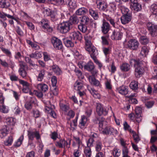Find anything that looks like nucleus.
I'll return each instance as SVG.
<instances>
[{
  "label": "nucleus",
  "instance_id": "obj_1",
  "mask_svg": "<svg viewBox=\"0 0 157 157\" xmlns=\"http://www.w3.org/2000/svg\"><path fill=\"white\" fill-rule=\"evenodd\" d=\"M80 18V23L78 25V28L80 31L84 33L86 31L87 28L90 24L91 21L89 17L86 16H83Z\"/></svg>",
  "mask_w": 157,
  "mask_h": 157
},
{
  "label": "nucleus",
  "instance_id": "obj_2",
  "mask_svg": "<svg viewBox=\"0 0 157 157\" xmlns=\"http://www.w3.org/2000/svg\"><path fill=\"white\" fill-rule=\"evenodd\" d=\"M133 62L134 65L136 67L135 70V75L137 78H139L140 76L144 72V68L142 67V62L140 60L132 59L130 62V63Z\"/></svg>",
  "mask_w": 157,
  "mask_h": 157
},
{
  "label": "nucleus",
  "instance_id": "obj_3",
  "mask_svg": "<svg viewBox=\"0 0 157 157\" xmlns=\"http://www.w3.org/2000/svg\"><path fill=\"white\" fill-rule=\"evenodd\" d=\"M96 123H98V122L99 126L100 128L103 129L102 132L104 134L106 135H111L113 132L114 129L113 128L110 126H106L105 128L103 127V123L104 121V119L102 117H97L96 119Z\"/></svg>",
  "mask_w": 157,
  "mask_h": 157
},
{
  "label": "nucleus",
  "instance_id": "obj_4",
  "mask_svg": "<svg viewBox=\"0 0 157 157\" xmlns=\"http://www.w3.org/2000/svg\"><path fill=\"white\" fill-rule=\"evenodd\" d=\"M73 28V25L70 21H65L59 24L57 26V29L62 33H66Z\"/></svg>",
  "mask_w": 157,
  "mask_h": 157
},
{
  "label": "nucleus",
  "instance_id": "obj_5",
  "mask_svg": "<svg viewBox=\"0 0 157 157\" xmlns=\"http://www.w3.org/2000/svg\"><path fill=\"white\" fill-rule=\"evenodd\" d=\"M83 67L84 69L90 72L93 75H95L97 73V71L94 70L95 66L94 64L91 61H89Z\"/></svg>",
  "mask_w": 157,
  "mask_h": 157
},
{
  "label": "nucleus",
  "instance_id": "obj_6",
  "mask_svg": "<svg viewBox=\"0 0 157 157\" xmlns=\"http://www.w3.org/2000/svg\"><path fill=\"white\" fill-rule=\"evenodd\" d=\"M51 41L54 48L58 50L62 48V42L60 39L54 36L52 38Z\"/></svg>",
  "mask_w": 157,
  "mask_h": 157
},
{
  "label": "nucleus",
  "instance_id": "obj_7",
  "mask_svg": "<svg viewBox=\"0 0 157 157\" xmlns=\"http://www.w3.org/2000/svg\"><path fill=\"white\" fill-rule=\"evenodd\" d=\"M82 34L78 31L73 32L70 33L69 38L71 40H78L81 41L82 38Z\"/></svg>",
  "mask_w": 157,
  "mask_h": 157
},
{
  "label": "nucleus",
  "instance_id": "obj_8",
  "mask_svg": "<svg viewBox=\"0 0 157 157\" xmlns=\"http://www.w3.org/2000/svg\"><path fill=\"white\" fill-rule=\"evenodd\" d=\"M85 49L89 52L92 59L96 57L98 54V51L96 48L93 45L86 46Z\"/></svg>",
  "mask_w": 157,
  "mask_h": 157
},
{
  "label": "nucleus",
  "instance_id": "obj_9",
  "mask_svg": "<svg viewBox=\"0 0 157 157\" xmlns=\"http://www.w3.org/2000/svg\"><path fill=\"white\" fill-rule=\"evenodd\" d=\"M127 45L129 49L133 50H136L138 48L139 43L135 39H131L128 41Z\"/></svg>",
  "mask_w": 157,
  "mask_h": 157
},
{
  "label": "nucleus",
  "instance_id": "obj_10",
  "mask_svg": "<svg viewBox=\"0 0 157 157\" xmlns=\"http://www.w3.org/2000/svg\"><path fill=\"white\" fill-rule=\"evenodd\" d=\"M147 26L152 36H154L157 35V25L149 22L147 24Z\"/></svg>",
  "mask_w": 157,
  "mask_h": 157
},
{
  "label": "nucleus",
  "instance_id": "obj_11",
  "mask_svg": "<svg viewBox=\"0 0 157 157\" xmlns=\"http://www.w3.org/2000/svg\"><path fill=\"white\" fill-rule=\"evenodd\" d=\"M122 36V33L119 29H115L113 32L111 36V38L113 40H120Z\"/></svg>",
  "mask_w": 157,
  "mask_h": 157
},
{
  "label": "nucleus",
  "instance_id": "obj_12",
  "mask_svg": "<svg viewBox=\"0 0 157 157\" xmlns=\"http://www.w3.org/2000/svg\"><path fill=\"white\" fill-rule=\"evenodd\" d=\"M96 111L98 115L99 116L102 115H106L108 113V111L105 109L104 108L102 105L99 103H97Z\"/></svg>",
  "mask_w": 157,
  "mask_h": 157
},
{
  "label": "nucleus",
  "instance_id": "obj_13",
  "mask_svg": "<svg viewBox=\"0 0 157 157\" xmlns=\"http://www.w3.org/2000/svg\"><path fill=\"white\" fill-rule=\"evenodd\" d=\"M116 4L114 3H110L109 7H107L106 15L109 16L110 15L113 13L116 9Z\"/></svg>",
  "mask_w": 157,
  "mask_h": 157
},
{
  "label": "nucleus",
  "instance_id": "obj_14",
  "mask_svg": "<svg viewBox=\"0 0 157 157\" xmlns=\"http://www.w3.org/2000/svg\"><path fill=\"white\" fill-rule=\"evenodd\" d=\"M130 8L132 10L136 12L140 11L142 9L141 5L138 2V1L131 2Z\"/></svg>",
  "mask_w": 157,
  "mask_h": 157
},
{
  "label": "nucleus",
  "instance_id": "obj_15",
  "mask_svg": "<svg viewBox=\"0 0 157 157\" xmlns=\"http://www.w3.org/2000/svg\"><path fill=\"white\" fill-rule=\"evenodd\" d=\"M142 113V109L140 107H137L135 110V117L137 122L139 123L141 120V115Z\"/></svg>",
  "mask_w": 157,
  "mask_h": 157
},
{
  "label": "nucleus",
  "instance_id": "obj_16",
  "mask_svg": "<svg viewBox=\"0 0 157 157\" xmlns=\"http://www.w3.org/2000/svg\"><path fill=\"white\" fill-rule=\"evenodd\" d=\"M132 18L131 14L123 15L121 18V22L122 24H125L131 21Z\"/></svg>",
  "mask_w": 157,
  "mask_h": 157
},
{
  "label": "nucleus",
  "instance_id": "obj_17",
  "mask_svg": "<svg viewBox=\"0 0 157 157\" xmlns=\"http://www.w3.org/2000/svg\"><path fill=\"white\" fill-rule=\"evenodd\" d=\"M10 131V128L6 125L3 126L2 128L0 130V137L2 138L6 136L8 132Z\"/></svg>",
  "mask_w": 157,
  "mask_h": 157
},
{
  "label": "nucleus",
  "instance_id": "obj_18",
  "mask_svg": "<svg viewBox=\"0 0 157 157\" xmlns=\"http://www.w3.org/2000/svg\"><path fill=\"white\" fill-rule=\"evenodd\" d=\"M101 28L102 32L104 34H107L109 30L110 25L108 22L103 21Z\"/></svg>",
  "mask_w": 157,
  "mask_h": 157
},
{
  "label": "nucleus",
  "instance_id": "obj_19",
  "mask_svg": "<svg viewBox=\"0 0 157 157\" xmlns=\"http://www.w3.org/2000/svg\"><path fill=\"white\" fill-rule=\"evenodd\" d=\"M95 75H92L89 76V79L90 83L94 86H100V84L99 81L97 80L94 77Z\"/></svg>",
  "mask_w": 157,
  "mask_h": 157
},
{
  "label": "nucleus",
  "instance_id": "obj_20",
  "mask_svg": "<svg viewBox=\"0 0 157 157\" xmlns=\"http://www.w3.org/2000/svg\"><path fill=\"white\" fill-rule=\"evenodd\" d=\"M66 4L72 9H75L77 7L75 2L74 0H65Z\"/></svg>",
  "mask_w": 157,
  "mask_h": 157
},
{
  "label": "nucleus",
  "instance_id": "obj_21",
  "mask_svg": "<svg viewBox=\"0 0 157 157\" xmlns=\"http://www.w3.org/2000/svg\"><path fill=\"white\" fill-rule=\"evenodd\" d=\"M107 5L104 2H100L97 5V8L103 11L106 12Z\"/></svg>",
  "mask_w": 157,
  "mask_h": 157
},
{
  "label": "nucleus",
  "instance_id": "obj_22",
  "mask_svg": "<svg viewBox=\"0 0 157 157\" xmlns=\"http://www.w3.org/2000/svg\"><path fill=\"white\" fill-rule=\"evenodd\" d=\"M73 40H69L67 38H63V42L65 46L67 47H72L74 46V42Z\"/></svg>",
  "mask_w": 157,
  "mask_h": 157
},
{
  "label": "nucleus",
  "instance_id": "obj_23",
  "mask_svg": "<svg viewBox=\"0 0 157 157\" xmlns=\"http://www.w3.org/2000/svg\"><path fill=\"white\" fill-rule=\"evenodd\" d=\"M118 90L120 94L125 95L128 93V87L122 86L118 88Z\"/></svg>",
  "mask_w": 157,
  "mask_h": 157
},
{
  "label": "nucleus",
  "instance_id": "obj_24",
  "mask_svg": "<svg viewBox=\"0 0 157 157\" xmlns=\"http://www.w3.org/2000/svg\"><path fill=\"white\" fill-rule=\"evenodd\" d=\"M38 89L43 92H46L48 89V86L45 84H39L37 86Z\"/></svg>",
  "mask_w": 157,
  "mask_h": 157
},
{
  "label": "nucleus",
  "instance_id": "obj_25",
  "mask_svg": "<svg viewBox=\"0 0 157 157\" xmlns=\"http://www.w3.org/2000/svg\"><path fill=\"white\" fill-rule=\"evenodd\" d=\"M150 49V48L149 46L147 45L144 46L141 48L140 54L143 56H146L148 54Z\"/></svg>",
  "mask_w": 157,
  "mask_h": 157
},
{
  "label": "nucleus",
  "instance_id": "obj_26",
  "mask_svg": "<svg viewBox=\"0 0 157 157\" xmlns=\"http://www.w3.org/2000/svg\"><path fill=\"white\" fill-rule=\"evenodd\" d=\"M77 15L73 14L71 17L70 18L69 21L72 24H77L79 22V20Z\"/></svg>",
  "mask_w": 157,
  "mask_h": 157
},
{
  "label": "nucleus",
  "instance_id": "obj_27",
  "mask_svg": "<svg viewBox=\"0 0 157 157\" xmlns=\"http://www.w3.org/2000/svg\"><path fill=\"white\" fill-rule=\"evenodd\" d=\"M88 12L87 10L85 8H81L78 9L75 12L76 15H84Z\"/></svg>",
  "mask_w": 157,
  "mask_h": 157
},
{
  "label": "nucleus",
  "instance_id": "obj_28",
  "mask_svg": "<svg viewBox=\"0 0 157 157\" xmlns=\"http://www.w3.org/2000/svg\"><path fill=\"white\" fill-rule=\"evenodd\" d=\"M89 13L95 20H97L99 17L98 12L92 9H90Z\"/></svg>",
  "mask_w": 157,
  "mask_h": 157
},
{
  "label": "nucleus",
  "instance_id": "obj_29",
  "mask_svg": "<svg viewBox=\"0 0 157 157\" xmlns=\"http://www.w3.org/2000/svg\"><path fill=\"white\" fill-rule=\"evenodd\" d=\"M52 71L57 75H59L62 72L59 67L56 65L54 64L51 67Z\"/></svg>",
  "mask_w": 157,
  "mask_h": 157
},
{
  "label": "nucleus",
  "instance_id": "obj_30",
  "mask_svg": "<svg viewBox=\"0 0 157 157\" xmlns=\"http://www.w3.org/2000/svg\"><path fill=\"white\" fill-rule=\"evenodd\" d=\"M10 6V3L6 0H0V7L2 8H7Z\"/></svg>",
  "mask_w": 157,
  "mask_h": 157
},
{
  "label": "nucleus",
  "instance_id": "obj_31",
  "mask_svg": "<svg viewBox=\"0 0 157 157\" xmlns=\"http://www.w3.org/2000/svg\"><path fill=\"white\" fill-rule=\"evenodd\" d=\"M122 71H127L130 69V65L127 63H123L120 67Z\"/></svg>",
  "mask_w": 157,
  "mask_h": 157
},
{
  "label": "nucleus",
  "instance_id": "obj_32",
  "mask_svg": "<svg viewBox=\"0 0 157 157\" xmlns=\"http://www.w3.org/2000/svg\"><path fill=\"white\" fill-rule=\"evenodd\" d=\"M130 87L132 90H136L138 88L137 82L135 80L132 81L129 85Z\"/></svg>",
  "mask_w": 157,
  "mask_h": 157
},
{
  "label": "nucleus",
  "instance_id": "obj_33",
  "mask_svg": "<svg viewBox=\"0 0 157 157\" xmlns=\"http://www.w3.org/2000/svg\"><path fill=\"white\" fill-rule=\"evenodd\" d=\"M140 42L143 44H146L149 42V39L147 36H141L140 37Z\"/></svg>",
  "mask_w": 157,
  "mask_h": 157
},
{
  "label": "nucleus",
  "instance_id": "obj_34",
  "mask_svg": "<svg viewBox=\"0 0 157 157\" xmlns=\"http://www.w3.org/2000/svg\"><path fill=\"white\" fill-rule=\"evenodd\" d=\"M42 27L45 29V31L49 33H51L53 31V29L52 27L50 26L48 23H44Z\"/></svg>",
  "mask_w": 157,
  "mask_h": 157
},
{
  "label": "nucleus",
  "instance_id": "obj_35",
  "mask_svg": "<svg viewBox=\"0 0 157 157\" xmlns=\"http://www.w3.org/2000/svg\"><path fill=\"white\" fill-rule=\"evenodd\" d=\"M6 122L7 124V125H6L8 127H9V126H14L15 124L14 119L12 118H7L6 120Z\"/></svg>",
  "mask_w": 157,
  "mask_h": 157
},
{
  "label": "nucleus",
  "instance_id": "obj_36",
  "mask_svg": "<svg viewBox=\"0 0 157 157\" xmlns=\"http://www.w3.org/2000/svg\"><path fill=\"white\" fill-rule=\"evenodd\" d=\"M86 121V118L84 117H82L81 118V121L79 124V127L82 128L85 126Z\"/></svg>",
  "mask_w": 157,
  "mask_h": 157
},
{
  "label": "nucleus",
  "instance_id": "obj_37",
  "mask_svg": "<svg viewBox=\"0 0 157 157\" xmlns=\"http://www.w3.org/2000/svg\"><path fill=\"white\" fill-rule=\"evenodd\" d=\"M23 138V135H21L17 140V141L16 142L15 144H14V146L15 147H17L20 146L21 144Z\"/></svg>",
  "mask_w": 157,
  "mask_h": 157
},
{
  "label": "nucleus",
  "instance_id": "obj_38",
  "mask_svg": "<svg viewBox=\"0 0 157 157\" xmlns=\"http://www.w3.org/2000/svg\"><path fill=\"white\" fill-rule=\"evenodd\" d=\"M151 10L152 13L154 15L157 14V5L154 4L152 5L151 6Z\"/></svg>",
  "mask_w": 157,
  "mask_h": 157
},
{
  "label": "nucleus",
  "instance_id": "obj_39",
  "mask_svg": "<svg viewBox=\"0 0 157 157\" xmlns=\"http://www.w3.org/2000/svg\"><path fill=\"white\" fill-rule=\"evenodd\" d=\"M84 152L86 157H90L91 154V151L90 148L86 147Z\"/></svg>",
  "mask_w": 157,
  "mask_h": 157
},
{
  "label": "nucleus",
  "instance_id": "obj_40",
  "mask_svg": "<svg viewBox=\"0 0 157 157\" xmlns=\"http://www.w3.org/2000/svg\"><path fill=\"white\" fill-rule=\"evenodd\" d=\"M90 92L93 95V97L96 98H99L100 97V95L97 92L93 89L91 88L90 90Z\"/></svg>",
  "mask_w": 157,
  "mask_h": 157
},
{
  "label": "nucleus",
  "instance_id": "obj_41",
  "mask_svg": "<svg viewBox=\"0 0 157 157\" xmlns=\"http://www.w3.org/2000/svg\"><path fill=\"white\" fill-rule=\"evenodd\" d=\"M18 25L17 26L16 28V31L18 34L21 36H22L23 34V33L21 29V28H22V26L21 25L17 23Z\"/></svg>",
  "mask_w": 157,
  "mask_h": 157
},
{
  "label": "nucleus",
  "instance_id": "obj_42",
  "mask_svg": "<svg viewBox=\"0 0 157 157\" xmlns=\"http://www.w3.org/2000/svg\"><path fill=\"white\" fill-rule=\"evenodd\" d=\"M13 141V137L12 136L9 137L8 139L4 142V144L6 146H10L12 143Z\"/></svg>",
  "mask_w": 157,
  "mask_h": 157
},
{
  "label": "nucleus",
  "instance_id": "obj_43",
  "mask_svg": "<svg viewBox=\"0 0 157 157\" xmlns=\"http://www.w3.org/2000/svg\"><path fill=\"white\" fill-rule=\"evenodd\" d=\"M33 102H26L25 105V108L28 110H30L32 108Z\"/></svg>",
  "mask_w": 157,
  "mask_h": 157
},
{
  "label": "nucleus",
  "instance_id": "obj_44",
  "mask_svg": "<svg viewBox=\"0 0 157 157\" xmlns=\"http://www.w3.org/2000/svg\"><path fill=\"white\" fill-rule=\"evenodd\" d=\"M102 143L99 140H98L96 142V149L97 151H99L101 149Z\"/></svg>",
  "mask_w": 157,
  "mask_h": 157
},
{
  "label": "nucleus",
  "instance_id": "obj_45",
  "mask_svg": "<svg viewBox=\"0 0 157 157\" xmlns=\"http://www.w3.org/2000/svg\"><path fill=\"white\" fill-rule=\"evenodd\" d=\"M144 102L146 106L148 108L151 107L154 103V102L153 101H145Z\"/></svg>",
  "mask_w": 157,
  "mask_h": 157
},
{
  "label": "nucleus",
  "instance_id": "obj_46",
  "mask_svg": "<svg viewBox=\"0 0 157 157\" xmlns=\"http://www.w3.org/2000/svg\"><path fill=\"white\" fill-rule=\"evenodd\" d=\"M60 108L62 110L67 111L69 109V107L67 105L60 103H59Z\"/></svg>",
  "mask_w": 157,
  "mask_h": 157
},
{
  "label": "nucleus",
  "instance_id": "obj_47",
  "mask_svg": "<svg viewBox=\"0 0 157 157\" xmlns=\"http://www.w3.org/2000/svg\"><path fill=\"white\" fill-rule=\"evenodd\" d=\"M52 11L49 8L44 9L43 11L44 16L45 17L49 16Z\"/></svg>",
  "mask_w": 157,
  "mask_h": 157
},
{
  "label": "nucleus",
  "instance_id": "obj_48",
  "mask_svg": "<svg viewBox=\"0 0 157 157\" xmlns=\"http://www.w3.org/2000/svg\"><path fill=\"white\" fill-rule=\"evenodd\" d=\"M94 141V140L93 138H90L89 140L87 142V147H90L93 146V142Z\"/></svg>",
  "mask_w": 157,
  "mask_h": 157
},
{
  "label": "nucleus",
  "instance_id": "obj_49",
  "mask_svg": "<svg viewBox=\"0 0 157 157\" xmlns=\"http://www.w3.org/2000/svg\"><path fill=\"white\" fill-rule=\"evenodd\" d=\"M44 71H42L39 73L38 77V81H41L43 79L44 75Z\"/></svg>",
  "mask_w": 157,
  "mask_h": 157
},
{
  "label": "nucleus",
  "instance_id": "obj_50",
  "mask_svg": "<svg viewBox=\"0 0 157 157\" xmlns=\"http://www.w3.org/2000/svg\"><path fill=\"white\" fill-rule=\"evenodd\" d=\"M18 72L20 75L23 78L25 77L27 75L26 71L25 70H19Z\"/></svg>",
  "mask_w": 157,
  "mask_h": 157
},
{
  "label": "nucleus",
  "instance_id": "obj_51",
  "mask_svg": "<svg viewBox=\"0 0 157 157\" xmlns=\"http://www.w3.org/2000/svg\"><path fill=\"white\" fill-rule=\"evenodd\" d=\"M121 12H122L123 15H128V14H130L129 13V10L127 8L124 7H122L121 9Z\"/></svg>",
  "mask_w": 157,
  "mask_h": 157
},
{
  "label": "nucleus",
  "instance_id": "obj_52",
  "mask_svg": "<svg viewBox=\"0 0 157 157\" xmlns=\"http://www.w3.org/2000/svg\"><path fill=\"white\" fill-rule=\"evenodd\" d=\"M50 136L51 138L53 139L54 141L56 140L58 138V134L57 132H52Z\"/></svg>",
  "mask_w": 157,
  "mask_h": 157
},
{
  "label": "nucleus",
  "instance_id": "obj_53",
  "mask_svg": "<svg viewBox=\"0 0 157 157\" xmlns=\"http://www.w3.org/2000/svg\"><path fill=\"white\" fill-rule=\"evenodd\" d=\"M49 16L51 17V20L53 21H56L58 20V18L55 15V13L53 11H52Z\"/></svg>",
  "mask_w": 157,
  "mask_h": 157
},
{
  "label": "nucleus",
  "instance_id": "obj_54",
  "mask_svg": "<svg viewBox=\"0 0 157 157\" xmlns=\"http://www.w3.org/2000/svg\"><path fill=\"white\" fill-rule=\"evenodd\" d=\"M28 136L29 140H33L35 137L34 132L28 131Z\"/></svg>",
  "mask_w": 157,
  "mask_h": 157
},
{
  "label": "nucleus",
  "instance_id": "obj_55",
  "mask_svg": "<svg viewBox=\"0 0 157 157\" xmlns=\"http://www.w3.org/2000/svg\"><path fill=\"white\" fill-rule=\"evenodd\" d=\"M51 81L52 82V86L53 87L56 86L57 82L56 77L55 76H53L51 78Z\"/></svg>",
  "mask_w": 157,
  "mask_h": 157
},
{
  "label": "nucleus",
  "instance_id": "obj_56",
  "mask_svg": "<svg viewBox=\"0 0 157 157\" xmlns=\"http://www.w3.org/2000/svg\"><path fill=\"white\" fill-rule=\"evenodd\" d=\"M113 154L115 157H118L120 155V151L118 149H114L113 151Z\"/></svg>",
  "mask_w": 157,
  "mask_h": 157
},
{
  "label": "nucleus",
  "instance_id": "obj_57",
  "mask_svg": "<svg viewBox=\"0 0 157 157\" xmlns=\"http://www.w3.org/2000/svg\"><path fill=\"white\" fill-rule=\"evenodd\" d=\"M132 136L134 138L135 142L137 143H138L140 140L138 135L135 132L133 134Z\"/></svg>",
  "mask_w": 157,
  "mask_h": 157
},
{
  "label": "nucleus",
  "instance_id": "obj_58",
  "mask_svg": "<svg viewBox=\"0 0 157 157\" xmlns=\"http://www.w3.org/2000/svg\"><path fill=\"white\" fill-rule=\"evenodd\" d=\"M108 37V36H102L101 39L102 40V42L103 44L108 45L109 42L107 40V38Z\"/></svg>",
  "mask_w": 157,
  "mask_h": 157
},
{
  "label": "nucleus",
  "instance_id": "obj_59",
  "mask_svg": "<svg viewBox=\"0 0 157 157\" xmlns=\"http://www.w3.org/2000/svg\"><path fill=\"white\" fill-rule=\"evenodd\" d=\"M19 83L23 85V86H29L30 84L24 80L20 79L19 80Z\"/></svg>",
  "mask_w": 157,
  "mask_h": 157
},
{
  "label": "nucleus",
  "instance_id": "obj_60",
  "mask_svg": "<svg viewBox=\"0 0 157 157\" xmlns=\"http://www.w3.org/2000/svg\"><path fill=\"white\" fill-rule=\"evenodd\" d=\"M92 59L94 60V62L98 65L99 67L100 68H101L102 67V64L101 63L99 62L97 59L96 57H94V58H93Z\"/></svg>",
  "mask_w": 157,
  "mask_h": 157
},
{
  "label": "nucleus",
  "instance_id": "obj_61",
  "mask_svg": "<svg viewBox=\"0 0 157 157\" xmlns=\"http://www.w3.org/2000/svg\"><path fill=\"white\" fill-rule=\"evenodd\" d=\"M10 78L11 80L12 81H17L19 80L18 77L15 75H11L10 76Z\"/></svg>",
  "mask_w": 157,
  "mask_h": 157
},
{
  "label": "nucleus",
  "instance_id": "obj_62",
  "mask_svg": "<svg viewBox=\"0 0 157 157\" xmlns=\"http://www.w3.org/2000/svg\"><path fill=\"white\" fill-rule=\"evenodd\" d=\"M0 63L3 67H8L9 66V64L6 62L5 61H3L1 59H0Z\"/></svg>",
  "mask_w": 157,
  "mask_h": 157
},
{
  "label": "nucleus",
  "instance_id": "obj_63",
  "mask_svg": "<svg viewBox=\"0 0 157 157\" xmlns=\"http://www.w3.org/2000/svg\"><path fill=\"white\" fill-rule=\"evenodd\" d=\"M20 68L19 70H25V62L21 61L20 62Z\"/></svg>",
  "mask_w": 157,
  "mask_h": 157
},
{
  "label": "nucleus",
  "instance_id": "obj_64",
  "mask_svg": "<svg viewBox=\"0 0 157 157\" xmlns=\"http://www.w3.org/2000/svg\"><path fill=\"white\" fill-rule=\"evenodd\" d=\"M35 153L33 151H31L28 153L26 155V157H34Z\"/></svg>",
  "mask_w": 157,
  "mask_h": 157
}]
</instances>
